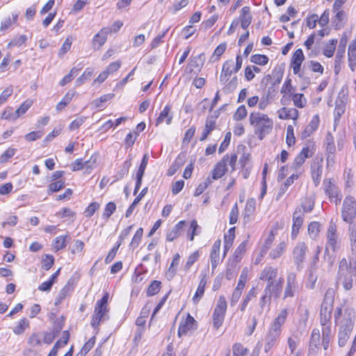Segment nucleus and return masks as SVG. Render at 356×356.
Segmentation results:
<instances>
[{"label": "nucleus", "mask_w": 356, "mask_h": 356, "mask_svg": "<svg viewBox=\"0 0 356 356\" xmlns=\"http://www.w3.org/2000/svg\"><path fill=\"white\" fill-rule=\"evenodd\" d=\"M325 193L328 195L331 202H334L336 205L340 204L342 198L341 193L339 187L332 179H325L323 183Z\"/></svg>", "instance_id": "6e6552de"}, {"label": "nucleus", "mask_w": 356, "mask_h": 356, "mask_svg": "<svg viewBox=\"0 0 356 356\" xmlns=\"http://www.w3.org/2000/svg\"><path fill=\"white\" fill-rule=\"evenodd\" d=\"M321 230V224L318 222L313 221L311 222L307 228V232L309 237L312 240H315Z\"/></svg>", "instance_id": "c9c22d12"}, {"label": "nucleus", "mask_w": 356, "mask_h": 356, "mask_svg": "<svg viewBox=\"0 0 356 356\" xmlns=\"http://www.w3.org/2000/svg\"><path fill=\"white\" fill-rule=\"evenodd\" d=\"M270 103V93L268 92L263 95L260 99H259L258 108L259 110L264 111Z\"/></svg>", "instance_id": "603ef678"}, {"label": "nucleus", "mask_w": 356, "mask_h": 356, "mask_svg": "<svg viewBox=\"0 0 356 356\" xmlns=\"http://www.w3.org/2000/svg\"><path fill=\"white\" fill-rule=\"evenodd\" d=\"M147 187L144 188L140 193L138 195V196L134 199V202L131 203V204L129 207L127 209L125 216L127 218L129 217L131 214L133 213L136 206L139 203V202L141 200V199L146 195L147 192Z\"/></svg>", "instance_id": "72a5a7b5"}, {"label": "nucleus", "mask_w": 356, "mask_h": 356, "mask_svg": "<svg viewBox=\"0 0 356 356\" xmlns=\"http://www.w3.org/2000/svg\"><path fill=\"white\" fill-rule=\"evenodd\" d=\"M286 248V244L284 242L280 243L275 248H274L270 252V257L273 259H275L277 258H279L282 253L284 251V249Z\"/></svg>", "instance_id": "49530a36"}, {"label": "nucleus", "mask_w": 356, "mask_h": 356, "mask_svg": "<svg viewBox=\"0 0 356 356\" xmlns=\"http://www.w3.org/2000/svg\"><path fill=\"white\" fill-rule=\"evenodd\" d=\"M309 149L308 147L302 148L299 154L295 158L291 168L295 170L300 168L305 163L306 159L309 157Z\"/></svg>", "instance_id": "a878e982"}, {"label": "nucleus", "mask_w": 356, "mask_h": 356, "mask_svg": "<svg viewBox=\"0 0 356 356\" xmlns=\"http://www.w3.org/2000/svg\"><path fill=\"white\" fill-rule=\"evenodd\" d=\"M349 238L352 250H356V222L349 223Z\"/></svg>", "instance_id": "c03bdc74"}, {"label": "nucleus", "mask_w": 356, "mask_h": 356, "mask_svg": "<svg viewBox=\"0 0 356 356\" xmlns=\"http://www.w3.org/2000/svg\"><path fill=\"white\" fill-rule=\"evenodd\" d=\"M342 218L348 223L356 222L355 220L356 216V201L351 196H346L342 207Z\"/></svg>", "instance_id": "0eeeda50"}, {"label": "nucleus", "mask_w": 356, "mask_h": 356, "mask_svg": "<svg viewBox=\"0 0 356 356\" xmlns=\"http://www.w3.org/2000/svg\"><path fill=\"white\" fill-rule=\"evenodd\" d=\"M200 233V227L197 225L195 220H193L191 222L190 229L188 233V237L190 241H193L194 236L198 235Z\"/></svg>", "instance_id": "79ce46f5"}, {"label": "nucleus", "mask_w": 356, "mask_h": 356, "mask_svg": "<svg viewBox=\"0 0 356 356\" xmlns=\"http://www.w3.org/2000/svg\"><path fill=\"white\" fill-rule=\"evenodd\" d=\"M290 100L293 101V105L299 108H304L307 104V99L302 93H291Z\"/></svg>", "instance_id": "7c9ffc66"}, {"label": "nucleus", "mask_w": 356, "mask_h": 356, "mask_svg": "<svg viewBox=\"0 0 356 356\" xmlns=\"http://www.w3.org/2000/svg\"><path fill=\"white\" fill-rule=\"evenodd\" d=\"M286 143L289 146H291L296 142V138L294 136L293 127L292 125H289L286 128Z\"/></svg>", "instance_id": "6e6d98bb"}, {"label": "nucleus", "mask_w": 356, "mask_h": 356, "mask_svg": "<svg viewBox=\"0 0 356 356\" xmlns=\"http://www.w3.org/2000/svg\"><path fill=\"white\" fill-rule=\"evenodd\" d=\"M298 291V283L296 278V274L293 272H290L287 274L286 282L284 286L283 294V300L289 298H293Z\"/></svg>", "instance_id": "9d476101"}, {"label": "nucleus", "mask_w": 356, "mask_h": 356, "mask_svg": "<svg viewBox=\"0 0 356 356\" xmlns=\"http://www.w3.org/2000/svg\"><path fill=\"white\" fill-rule=\"evenodd\" d=\"M171 106L170 105H166L163 111L160 113L158 118L156 120V126L159 125L160 124L165 122L167 124H170L172 122L173 115L170 112Z\"/></svg>", "instance_id": "393cba45"}, {"label": "nucleus", "mask_w": 356, "mask_h": 356, "mask_svg": "<svg viewBox=\"0 0 356 356\" xmlns=\"http://www.w3.org/2000/svg\"><path fill=\"white\" fill-rule=\"evenodd\" d=\"M54 263V257L50 254H46L45 258L42 261V268L48 270H49Z\"/></svg>", "instance_id": "052dcab7"}, {"label": "nucleus", "mask_w": 356, "mask_h": 356, "mask_svg": "<svg viewBox=\"0 0 356 356\" xmlns=\"http://www.w3.org/2000/svg\"><path fill=\"white\" fill-rule=\"evenodd\" d=\"M67 235H60L56 237L52 241V247L55 251H58L65 248L66 246V238Z\"/></svg>", "instance_id": "4c0bfd02"}, {"label": "nucleus", "mask_w": 356, "mask_h": 356, "mask_svg": "<svg viewBox=\"0 0 356 356\" xmlns=\"http://www.w3.org/2000/svg\"><path fill=\"white\" fill-rule=\"evenodd\" d=\"M312 178L315 186H318L321 182L323 173V167L319 163H314L311 167Z\"/></svg>", "instance_id": "cd10ccee"}, {"label": "nucleus", "mask_w": 356, "mask_h": 356, "mask_svg": "<svg viewBox=\"0 0 356 356\" xmlns=\"http://www.w3.org/2000/svg\"><path fill=\"white\" fill-rule=\"evenodd\" d=\"M304 222V214L300 207H297L293 213L291 238L296 239Z\"/></svg>", "instance_id": "f8f14e48"}, {"label": "nucleus", "mask_w": 356, "mask_h": 356, "mask_svg": "<svg viewBox=\"0 0 356 356\" xmlns=\"http://www.w3.org/2000/svg\"><path fill=\"white\" fill-rule=\"evenodd\" d=\"M116 205L114 202H108L104 210L103 216L104 218H108L115 211Z\"/></svg>", "instance_id": "680f3d73"}, {"label": "nucleus", "mask_w": 356, "mask_h": 356, "mask_svg": "<svg viewBox=\"0 0 356 356\" xmlns=\"http://www.w3.org/2000/svg\"><path fill=\"white\" fill-rule=\"evenodd\" d=\"M96 162V159H92V157L89 161H86L84 163L82 162L81 159H76L72 164V170L76 171L81 169H85L86 172H90L93 168V165Z\"/></svg>", "instance_id": "4be33fe9"}, {"label": "nucleus", "mask_w": 356, "mask_h": 356, "mask_svg": "<svg viewBox=\"0 0 356 356\" xmlns=\"http://www.w3.org/2000/svg\"><path fill=\"white\" fill-rule=\"evenodd\" d=\"M256 296V291L254 288L251 289L248 294L246 295L245 298H244L241 306V310L243 312L246 307L248 305V302L252 300V298H254Z\"/></svg>", "instance_id": "4d7b16f0"}, {"label": "nucleus", "mask_w": 356, "mask_h": 356, "mask_svg": "<svg viewBox=\"0 0 356 356\" xmlns=\"http://www.w3.org/2000/svg\"><path fill=\"white\" fill-rule=\"evenodd\" d=\"M250 61L259 65H265L268 62V58L266 55L254 54L251 56Z\"/></svg>", "instance_id": "8fccbe9b"}, {"label": "nucleus", "mask_w": 356, "mask_h": 356, "mask_svg": "<svg viewBox=\"0 0 356 356\" xmlns=\"http://www.w3.org/2000/svg\"><path fill=\"white\" fill-rule=\"evenodd\" d=\"M33 102L30 99L26 100L15 111V118L17 119L22 115L24 114L31 106Z\"/></svg>", "instance_id": "a18cd8bd"}, {"label": "nucleus", "mask_w": 356, "mask_h": 356, "mask_svg": "<svg viewBox=\"0 0 356 356\" xmlns=\"http://www.w3.org/2000/svg\"><path fill=\"white\" fill-rule=\"evenodd\" d=\"M249 121L259 140H263L273 130V121L265 113L252 112L250 114Z\"/></svg>", "instance_id": "f03ea898"}, {"label": "nucleus", "mask_w": 356, "mask_h": 356, "mask_svg": "<svg viewBox=\"0 0 356 356\" xmlns=\"http://www.w3.org/2000/svg\"><path fill=\"white\" fill-rule=\"evenodd\" d=\"M319 122L320 120L318 115H315L313 116L309 123L306 126L301 134L302 139H305L309 137L318 129Z\"/></svg>", "instance_id": "412c9836"}, {"label": "nucleus", "mask_w": 356, "mask_h": 356, "mask_svg": "<svg viewBox=\"0 0 356 356\" xmlns=\"http://www.w3.org/2000/svg\"><path fill=\"white\" fill-rule=\"evenodd\" d=\"M199 256L200 255L198 251H195L191 255H189L187 261L184 266L185 270H188L190 269V268L193 265V264L198 259Z\"/></svg>", "instance_id": "bf43d9fd"}, {"label": "nucleus", "mask_w": 356, "mask_h": 356, "mask_svg": "<svg viewBox=\"0 0 356 356\" xmlns=\"http://www.w3.org/2000/svg\"><path fill=\"white\" fill-rule=\"evenodd\" d=\"M325 143L326 145V152L334 154L336 149L334 140L330 132L326 134Z\"/></svg>", "instance_id": "ea45409f"}, {"label": "nucleus", "mask_w": 356, "mask_h": 356, "mask_svg": "<svg viewBox=\"0 0 356 356\" xmlns=\"http://www.w3.org/2000/svg\"><path fill=\"white\" fill-rule=\"evenodd\" d=\"M292 89L291 80L290 79H287L283 83L280 90V92L283 94L280 100L282 105H286L288 102H290L289 96L291 95V93H293L291 92Z\"/></svg>", "instance_id": "b1692460"}, {"label": "nucleus", "mask_w": 356, "mask_h": 356, "mask_svg": "<svg viewBox=\"0 0 356 356\" xmlns=\"http://www.w3.org/2000/svg\"><path fill=\"white\" fill-rule=\"evenodd\" d=\"M226 49V44L221 43L214 50V52L211 56V59H213V61L218 60L219 57L225 52Z\"/></svg>", "instance_id": "69168bd1"}, {"label": "nucleus", "mask_w": 356, "mask_h": 356, "mask_svg": "<svg viewBox=\"0 0 356 356\" xmlns=\"http://www.w3.org/2000/svg\"><path fill=\"white\" fill-rule=\"evenodd\" d=\"M75 95V91L70 90L63 97L61 101L56 105V110L58 111H62L67 105L72 101Z\"/></svg>", "instance_id": "f704fd0d"}, {"label": "nucleus", "mask_w": 356, "mask_h": 356, "mask_svg": "<svg viewBox=\"0 0 356 356\" xmlns=\"http://www.w3.org/2000/svg\"><path fill=\"white\" fill-rule=\"evenodd\" d=\"M337 230V227L336 224L332 220H331L327 230V242L324 252V259H327L330 267L332 266L334 264V259L330 255H329L328 252L329 248L333 251H335L337 248L338 234Z\"/></svg>", "instance_id": "20e7f679"}, {"label": "nucleus", "mask_w": 356, "mask_h": 356, "mask_svg": "<svg viewBox=\"0 0 356 356\" xmlns=\"http://www.w3.org/2000/svg\"><path fill=\"white\" fill-rule=\"evenodd\" d=\"M305 58L302 50L298 49L296 50L292 56L291 67L294 74H298L300 71L301 65Z\"/></svg>", "instance_id": "aec40b11"}, {"label": "nucleus", "mask_w": 356, "mask_h": 356, "mask_svg": "<svg viewBox=\"0 0 356 356\" xmlns=\"http://www.w3.org/2000/svg\"><path fill=\"white\" fill-rule=\"evenodd\" d=\"M234 62L231 60L226 61L223 64L222 72L219 78L220 82L222 84H225L229 81L232 73L234 72Z\"/></svg>", "instance_id": "a211bd4d"}, {"label": "nucleus", "mask_w": 356, "mask_h": 356, "mask_svg": "<svg viewBox=\"0 0 356 356\" xmlns=\"http://www.w3.org/2000/svg\"><path fill=\"white\" fill-rule=\"evenodd\" d=\"M161 282L157 280H154L149 284L147 290V295L148 296H152L158 293L161 289Z\"/></svg>", "instance_id": "de8ad7c7"}, {"label": "nucleus", "mask_w": 356, "mask_h": 356, "mask_svg": "<svg viewBox=\"0 0 356 356\" xmlns=\"http://www.w3.org/2000/svg\"><path fill=\"white\" fill-rule=\"evenodd\" d=\"M29 321L26 318H23L19 321L18 324L15 327V328L13 329V332L17 335L22 334L24 332L25 330L29 327Z\"/></svg>", "instance_id": "a19ab883"}, {"label": "nucleus", "mask_w": 356, "mask_h": 356, "mask_svg": "<svg viewBox=\"0 0 356 356\" xmlns=\"http://www.w3.org/2000/svg\"><path fill=\"white\" fill-rule=\"evenodd\" d=\"M108 300V293H106L104 296L96 302L94 314L92 317L91 325L94 328H97L101 321H104L108 317L107 316V312L108 309L107 303Z\"/></svg>", "instance_id": "39448f33"}, {"label": "nucleus", "mask_w": 356, "mask_h": 356, "mask_svg": "<svg viewBox=\"0 0 356 356\" xmlns=\"http://www.w3.org/2000/svg\"><path fill=\"white\" fill-rule=\"evenodd\" d=\"M207 284V280L205 278V275L202 277L201 279L198 287L197 289V291L193 298V300L194 303H197L200 298L202 297L204 293V289L205 286Z\"/></svg>", "instance_id": "e433bc0d"}, {"label": "nucleus", "mask_w": 356, "mask_h": 356, "mask_svg": "<svg viewBox=\"0 0 356 356\" xmlns=\"http://www.w3.org/2000/svg\"><path fill=\"white\" fill-rule=\"evenodd\" d=\"M218 117V115H216V117L213 116H208L205 122V127L203 129L202 132V135L200 138V141H204L207 139L208 136L210 134V133L213 131L216 128V118Z\"/></svg>", "instance_id": "5701e85b"}, {"label": "nucleus", "mask_w": 356, "mask_h": 356, "mask_svg": "<svg viewBox=\"0 0 356 356\" xmlns=\"http://www.w3.org/2000/svg\"><path fill=\"white\" fill-rule=\"evenodd\" d=\"M86 118L83 116L79 117L74 120L69 126L70 131L76 130L80 127L81 125L85 122Z\"/></svg>", "instance_id": "338daca9"}, {"label": "nucleus", "mask_w": 356, "mask_h": 356, "mask_svg": "<svg viewBox=\"0 0 356 356\" xmlns=\"http://www.w3.org/2000/svg\"><path fill=\"white\" fill-rule=\"evenodd\" d=\"M99 204L97 202L90 203L84 211L85 216L88 218L92 216L95 212L99 208Z\"/></svg>", "instance_id": "13d9d810"}, {"label": "nucleus", "mask_w": 356, "mask_h": 356, "mask_svg": "<svg viewBox=\"0 0 356 356\" xmlns=\"http://www.w3.org/2000/svg\"><path fill=\"white\" fill-rule=\"evenodd\" d=\"M307 250L308 248L305 242H299L295 246L293 251V259L298 268L301 267L305 261Z\"/></svg>", "instance_id": "9b49d317"}, {"label": "nucleus", "mask_w": 356, "mask_h": 356, "mask_svg": "<svg viewBox=\"0 0 356 356\" xmlns=\"http://www.w3.org/2000/svg\"><path fill=\"white\" fill-rule=\"evenodd\" d=\"M278 276V269L272 266H266L259 273L260 280L266 282L267 284L276 280Z\"/></svg>", "instance_id": "2eb2a0df"}, {"label": "nucleus", "mask_w": 356, "mask_h": 356, "mask_svg": "<svg viewBox=\"0 0 356 356\" xmlns=\"http://www.w3.org/2000/svg\"><path fill=\"white\" fill-rule=\"evenodd\" d=\"M248 112L244 105L240 106L235 113L234 114L233 118L236 121H241L247 116Z\"/></svg>", "instance_id": "3c124183"}, {"label": "nucleus", "mask_w": 356, "mask_h": 356, "mask_svg": "<svg viewBox=\"0 0 356 356\" xmlns=\"http://www.w3.org/2000/svg\"><path fill=\"white\" fill-rule=\"evenodd\" d=\"M320 341H321V334L320 331L318 329H314L312 330L309 346V353L312 355H315L317 353L319 346H320Z\"/></svg>", "instance_id": "6ab92c4d"}, {"label": "nucleus", "mask_w": 356, "mask_h": 356, "mask_svg": "<svg viewBox=\"0 0 356 356\" xmlns=\"http://www.w3.org/2000/svg\"><path fill=\"white\" fill-rule=\"evenodd\" d=\"M233 356H245L248 353V349L244 347L241 343H234L232 347Z\"/></svg>", "instance_id": "09e8293b"}, {"label": "nucleus", "mask_w": 356, "mask_h": 356, "mask_svg": "<svg viewBox=\"0 0 356 356\" xmlns=\"http://www.w3.org/2000/svg\"><path fill=\"white\" fill-rule=\"evenodd\" d=\"M348 60H356V40H353L348 47Z\"/></svg>", "instance_id": "774afa93"}, {"label": "nucleus", "mask_w": 356, "mask_h": 356, "mask_svg": "<svg viewBox=\"0 0 356 356\" xmlns=\"http://www.w3.org/2000/svg\"><path fill=\"white\" fill-rule=\"evenodd\" d=\"M72 291V288L70 284L68 282L58 292V296L55 300V305H60Z\"/></svg>", "instance_id": "2f4dec72"}, {"label": "nucleus", "mask_w": 356, "mask_h": 356, "mask_svg": "<svg viewBox=\"0 0 356 356\" xmlns=\"http://www.w3.org/2000/svg\"><path fill=\"white\" fill-rule=\"evenodd\" d=\"M143 234V228L140 227L137 229V231L136 232V233L131 240V242L130 243V245L132 248H135L138 246V245L140 242V240L142 238Z\"/></svg>", "instance_id": "5fc2aeb1"}, {"label": "nucleus", "mask_w": 356, "mask_h": 356, "mask_svg": "<svg viewBox=\"0 0 356 356\" xmlns=\"http://www.w3.org/2000/svg\"><path fill=\"white\" fill-rule=\"evenodd\" d=\"M271 298L272 297L268 293L264 292V294L259 299V308L257 311L258 316H261L263 314L266 307H267V311L269 310Z\"/></svg>", "instance_id": "c756f323"}, {"label": "nucleus", "mask_w": 356, "mask_h": 356, "mask_svg": "<svg viewBox=\"0 0 356 356\" xmlns=\"http://www.w3.org/2000/svg\"><path fill=\"white\" fill-rule=\"evenodd\" d=\"M288 314L287 309H282L268 327L265 336L264 351L266 353H268L277 344L282 332V327L284 324Z\"/></svg>", "instance_id": "f257e3e1"}, {"label": "nucleus", "mask_w": 356, "mask_h": 356, "mask_svg": "<svg viewBox=\"0 0 356 356\" xmlns=\"http://www.w3.org/2000/svg\"><path fill=\"white\" fill-rule=\"evenodd\" d=\"M336 285L337 287L341 285L345 291H350L353 288V270L350 264H348L346 258L339 261Z\"/></svg>", "instance_id": "7ed1b4c3"}, {"label": "nucleus", "mask_w": 356, "mask_h": 356, "mask_svg": "<svg viewBox=\"0 0 356 356\" xmlns=\"http://www.w3.org/2000/svg\"><path fill=\"white\" fill-rule=\"evenodd\" d=\"M353 328V321L350 313L348 314V318L343 320L342 325H341L339 331V346L342 347L346 343L349 335L351 333Z\"/></svg>", "instance_id": "1a4fd4ad"}, {"label": "nucleus", "mask_w": 356, "mask_h": 356, "mask_svg": "<svg viewBox=\"0 0 356 356\" xmlns=\"http://www.w3.org/2000/svg\"><path fill=\"white\" fill-rule=\"evenodd\" d=\"M197 327V322L193 316L188 314L186 318L180 323L178 334L181 337L183 334H186L190 330H193Z\"/></svg>", "instance_id": "dca6fc26"}, {"label": "nucleus", "mask_w": 356, "mask_h": 356, "mask_svg": "<svg viewBox=\"0 0 356 356\" xmlns=\"http://www.w3.org/2000/svg\"><path fill=\"white\" fill-rule=\"evenodd\" d=\"M293 184L288 179H286V181L280 186L279 188V191L277 193V195L276 196V200H280L283 195L286 193L289 187L292 185Z\"/></svg>", "instance_id": "0e129e2a"}, {"label": "nucleus", "mask_w": 356, "mask_h": 356, "mask_svg": "<svg viewBox=\"0 0 356 356\" xmlns=\"http://www.w3.org/2000/svg\"><path fill=\"white\" fill-rule=\"evenodd\" d=\"M337 44V39H331L325 43L323 49V55L327 58L332 57L336 49Z\"/></svg>", "instance_id": "473e14b6"}, {"label": "nucleus", "mask_w": 356, "mask_h": 356, "mask_svg": "<svg viewBox=\"0 0 356 356\" xmlns=\"http://www.w3.org/2000/svg\"><path fill=\"white\" fill-rule=\"evenodd\" d=\"M228 154H225L222 160L219 161L212 171L213 179H218L222 177L227 171Z\"/></svg>", "instance_id": "f3484780"}, {"label": "nucleus", "mask_w": 356, "mask_h": 356, "mask_svg": "<svg viewBox=\"0 0 356 356\" xmlns=\"http://www.w3.org/2000/svg\"><path fill=\"white\" fill-rule=\"evenodd\" d=\"M185 223L186 222L184 220H181L170 229L166 234V241L171 242L177 238Z\"/></svg>", "instance_id": "bb28decb"}, {"label": "nucleus", "mask_w": 356, "mask_h": 356, "mask_svg": "<svg viewBox=\"0 0 356 356\" xmlns=\"http://www.w3.org/2000/svg\"><path fill=\"white\" fill-rule=\"evenodd\" d=\"M17 17H18L17 14H13L12 19L9 16L4 18L1 22L0 30L1 31H4L7 30L13 24H14L17 22Z\"/></svg>", "instance_id": "37998d69"}, {"label": "nucleus", "mask_w": 356, "mask_h": 356, "mask_svg": "<svg viewBox=\"0 0 356 356\" xmlns=\"http://www.w3.org/2000/svg\"><path fill=\"white\" fill-rule=\"evenodd\" d=\"M346 104V95L339 93L335 101V108L334 111V122H339L341 115L345 113Z\"/></svg>", "instance_id": "4468645a"}, {"label": "nucleus", "mask_w": 356, "mask_h": 356, "mask_svg": "<svg viewBox=\"0 0 356 356\" xmlns=\"http://www.w3.org/2000/svg\"><path fill=\"white\" fill-rule=\"evenodd\" d=\"M314 202L311 199H306L300 207L302 213H309L314 209Z\"/></svg>", "instance_id": "e2e57ef3"}, {"label": "nucleus", "mask_w": 356, "mask_h": 356, "mask_svg": "<svg viewBox=\"0 0 356 356\" xmlns=\"http://www.w3.org/2000/svg\"><path fill=\"white\" fill-rule=\"evenodd\" d=\"M255 209V200L254 199H250L247 201L245 212L243 215V219L245 221H248L250 215L254 211Z\"/></svg>", "instance_id": "58836bf2"}, {"label": "nucleus", "mask_w": 356, "mask_h": 356, "mask_svg": "<svg viewBox=\"0 0 356 356\" xmlns=\"http://www.w3.org/2000/svg\"><path fill=\"white\" fill-rule=\"evenodd\" d=\"M283 282L284 279L282 277H280L276 280L267 284L264 290V292L268 293L271 297L277 298L281 294Z\"/></svg>", "instance_id": "ddd939ff"}, {"label": "nucleus", "mask_w": 356, "mask_h": 356, "mask_svg": "<svg viewBox=\"0 0 356 356\" xmlns=\"http://www.w3.org/2000/svg\"><path fill=\"white\" fill-rule=\"evenodd\" d=\"M108 31L106 29H102L93 38L92 44L94 47H101L106 41Z\"/></svg>", "instance_id": "c85d7f7f"}, {"label": "nucleus", "mask_w": 356, "mask_h": 356, "mask_svg": "<svg viewBox=\"0 0 356 356\" xmlns=\"http://www.w3.org/2000/svg\"><path fill=\"white\" fill-rule=\"evenodd\" d=\"M65 187V182L62 180H58L57 181L51 183L49 185V191L48 194H51V193H55Z\"/></svg>", "instance_id": "864d4df0"}, {"label": "nucleus", "mask_w": 356, "mask_h": 356, "mask_svg": "<svg viewBox=\"0 0 356 356\" xmlns=\"http://www.w3.org/2000/svg\"><path fill=\"white\" fill-rule=\"evenodd\" d=\"M227 310V302L224 296H221L218 300L212 315L213 326L218 330L223 323Z\"/></svg>", "instance_id": "423d86ee"}]
</instances>
